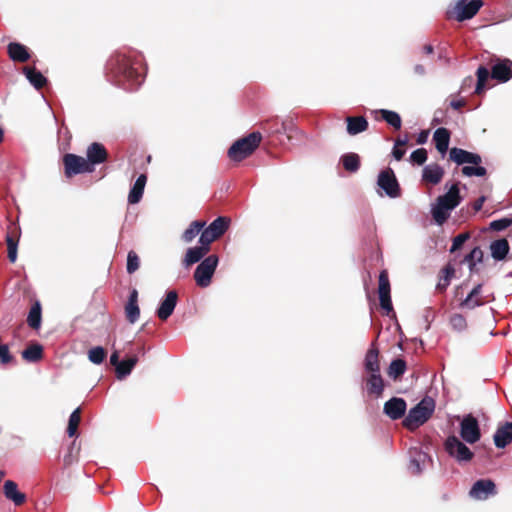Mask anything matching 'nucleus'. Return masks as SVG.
I'll use <instances>...</instances> for the list:
<instances>
[{
    "label": "nucleus",
    "instance_id": "f257e3e1",
    "mask_svg": "<svg viewBox=\"0 0 512 512\" xmlns=\"http://www.w3.org/2000/svg\"><path fill=\"white\" fill-rule=\"evenodd\" d=\"M140 61L133 60L125 54L115 53L107 61L106 74L115 82H128L130 85L141 83Z\"/></svg>",
    "mask_w": 512,
    "mask_h": 512
},
{
    "label": "nucleus",
    "instance_id": "f03ea898",
    "mask_svg": "<svg viewBox=\"0 0 512 512\" xmlns=\"http://www.w3.org/2000/svg\"><path fill=\"white\" fill-rule=\"evenodd\" d=\"M491 72L485 66H479L476 71L477 83L475 87V94L480 95L483 93L486 82L489 77L497 80L500 83H505L512 78V61L508 58H492L490 60Z\"/></svg>",
    "mask_w": 512,
    "mask_h": 512
},
{
    "label": "nucleus",
    "instance_id": "7ed1b4c3",
    "mask_svg": "<svg viewBox=\"0 0 512 512\" xmlns=\"http://www.w3.org/2000/svg\"><path fill=\"white\" fill-rule=\"evenodd\" d=\"M459 184V182L453 183L445 194L437 197L436 203L431 209L432 217L437 224L445 223L450 216V212L461 203L462 196L460 195Z\"/></svg>",
    "mask_w": 512,
    "mask_h": 512
},
{
    "label": "nucleus",
    "instance_id": "20e7f679",
    "mask_svg": "<svg viewBox=\"0 0 512 512\" xmlns=\"http://www.w3.org/2000/svg\"><path fill=\"white\" fill-rule=\"evenodd\" d=\"M449 160L455 162L457 165L473 164L475 166H463L461 173L464 176L483 177L487 174L485 167L480 166L482 158L479 154L469 152L462 148L453 147L449 150Z\"/></svg>",
    "mask_w": 512,
    "mask_h": 512
},
{
    "label": "nucleus",
    "instance_id": "39448f33",
    "mask_svg": "<svg viewBox=\"0 0 512 512\" xmlns=\"http://www.w3.org/2000/svg\"><path fill=\"white\" fill-rule=\"evenodd\" d=\"M262 141L260 132L255 131L247 136L235 141L228 149V157L234 162H241L242 160L251 156L254 151L259 147Z\"/></svg>",
    "mask_w": 512,
    "mask_h": 512
},
{
    "label": "nucleus",
    "instance_id": "423d86ee",
    "mask_svg": "<svg viewBox=\"0 0 512 512\" xmlns=\"http://www.w3.org/2000/svg\"><path fill=\"white\" fill-rule=\"evenodd\" d=\"M435 409L434 400L431 398L422 399L413 407L403 421V425L409 430H415L423 425L433 414Z\"/></svg>",
    "mask_w": 512,
    "mask_h": 512
},
{
    "label": "nucleus",
    "instance_id": "0eeeda50",
    "mask_svg": "<svg viewBox=\"0 0 512 512\" xmlns=\"http://www.w3.org/2000/svg\"><path fill=\"white\" fill-rule=\"evenodd\" d=\"M217 265L218 257L216 255H210L196 267L194 280L199 287L206 288L211 284Z\"/></svg>",
    "mask_w": 512,
    "mask_h": 512
},
{
    "label": "nucleus",
    "instance_id": "6e6552de",
    "mask_svg": "<svg viewBox=\"0 0 512 512\" xmlns=\"http://www.w3.org/2000/svg\"><path fill=\"white\" fill-rule=\"evenodd\" d=\"M230 220L227 217L216 218L200 235V244L206 245L210 248L213 241L220 238L228 229Z\"/></svg>",
    "mask_w": 512,
    "mask_h": 512
},
{
    "label": "nucleus",
    "instance_id": "1a4fd4ad",
    "mask_svg": "<svg viewBox=\"0 0 512 512\" xmlns=\"http://www.w3.org/2000/svg\"><path fill=\"white\" fill-rule=\"evenodd\" d=\"M64 173L65 176L70 178L77 174L91 173L94 171V167L81 156L76 154L67 153L63 157Z\"/></svg>",
    "mask_w": 512,
    "mask_h": 512
},
{
    "label": "nucleus",
    "instance_id": "9d476101",
    "mask_svg": "<svg viewBox=\"0 0 512 512\" xmlns=\"http://www.w3.org/2000/svg\"><path fill=\"white\" fill-rule=\"evenodd\" d=\"M445 450L460 463L469 462L474 456V453L454 435L446 439Z\"/></svg>",
    "mask_w": 512,
    "mask_h": 512
},
{
    "label": "nucleus",
    "instance_id": "9b49d317",
    "mask_svg": "<svg viewBox=\"0 0 512 512\" xmlns=\"http://www.w3.org/2000/svg\"><path fill=\"white\" fill-rule=\"evenodd\" d=\"M460 435L462 439L470 444L476 443L481 437L478 420L471 414L466 415L460 424Z\"/></svg>",
    "mask_w": 512,
    "mask_h": 512
},
{
    "label": "nucleus",
    "instance_id": "f8f14e48",
    "mask_svg": "<svg viewBox=\"0 0 512 512\" xmlns=\"http://www.w3.org/2000/svg\"><path fill=\"white\" fill-rule=\"evenodd\" d=\"M377 183L389 197L396 198L400 196V186L391 168H386L380 172Z\"/></svg>",
    "mask_w": 512,
    "mask_h": 512
},
{
    "label": "nucleus",
    "instance_id": "ddd939ff",
    "mask_svg": "<svg viewBox=\"0 0 512 512\" xmlns=\"http://www.w3.org/2000/svg\"><path fill=\"white\" fill-rule=\"evenodd\" d=\"M497 494L496 484L491 479H479L471 487L469 496L475 500H486Z\"/></svg>",
    "mask_w": 512,
    "mask_h": 512
},
{
    "label": "nucleus",
    "instance_id": "4468645a",
    "mask_svg": "<svg viewBox=\"0 0 512 512\" xmlns=\"http://www.w3.org/2000/svg\"><path fill=\"white\" fill-rule=\"evenodd\" d=\"M466 1L459 0L455 7L457 10L456 19L460 22L473 18L484 4L482 0H471L468 3Z\"/></svg>",
    "mask_w": 512,
    "mask_h": 512
},
{
    "label": "nucleus",
    "instance_id": "2eb2a0df",
    "mask_svg": "<svg viewBox=\"0 0 512 512\" xmlns=\"http://www.w3.org/2000/svg\"><path fill=\"white\" fill-rule=\"evenodd\" d=\"M178 301V294L176 290H170L166 293L165 298L160 303L159 308L156 311L157 317L165 321L167 320L172 314L176 307Z\"/></svg>",
    "mask_w": 512,
    "mask_h": 512
},
{
    "label": "nucleus",
    "instance_id": "dca6fc26",
    "mask_svg": "<svg viewBox=\"0 0 512 512\" xmlns=\"http://www.w3.org/2000/svg\"><path fill=\"white\" fill-rule=\"evenodd\" d=\"M407 408L406 401L403 398L393 397L386 401L383 412L392 420H398L405 415Z\"/></svg>",
    "mask_w": 512,
    "mask_h": 512
},
{
    "label": "nucleus",
    "instance_id": "f3484780",
    "mask_svg": "<svg viewBox=\"0 0 512 512\" xmlns=\"http://www.w3.org/2000/svg\"><path fill=\"white\" fill-rule=\"evenodd\" d=\"M87 162L91 167L104 163L108 159V152L105 146L98 142L91 143L86 151Z\"/></svg>",
    "mask_w": 512,
    "mask_h": 512
},
{
    "label": "nucleus",
    "instance_id": "a211bd4d",
    "mask_svg": "<svg viewBox=\"0 0 512 512\" xmlns=\"http://www.w3.org/2000/svg\"><path fill=\"white\" fill-rule=\"evenodd\" d=\"M125 318L130 324H134L140 317V308L138 305V291L133 289L124 306Z\"/></svg>",
    "mask_w": 512,
    "mask_h": 512
},
{
    "label": "nucleus",
    "instance_id": "6ab92c4d",
    "mask_svg": "<svg viewBox=\"0 0 512 512\" xmlns=\"http://www.w3.org/2000/svg\"><path fill=\"white\" fill-rule=\"evenodd\" d=\"M444 174L443 167L438 163H431L423 168L422 180L427 184L437 185L441 182Z\"/></svg>",
    "mask_w": 512,
    "mask_h": 512
},
{
    "label": "nucleus",
    "instance_id": "aec40b11",
    "mask_svg": "<svg viewBox=\"0 0 512 512\" xmlns=\"http://www.w3.org/2000/svg\"><path fill=\"white\" fill-rule=\"evenodd\" d=\"M482 284L476 285L467 297L461 301L459 307L461 309L473 310L476 307L482 306L486 303L485 299L481 296Z\"/></svg>",
    "mask_w": 512,
    "mask_h": 512
},
{
    "label": "nucleus",
    "instance_id": "412c9836",
    "mask_svg": "<svg viewBox=\"0 0 512 512\" xmlns=\"http://www.w3.org/2000/svg\"><path fill=\"white\" fill-rule=\"evenodd\" d=\"M493 440L497 448H505L512 443V422H505L500 425L493 436Z\"/></svg>",
    "mask_w": 512,
    "mask_h": 512
},
{
    "label": "nucleus",
    "instance_id": "4be33fe9",
    "mask_svg": "<svg viewBox=\"0 0 512 512\" xmlns=\"http://www.w3.org/2000/svg\"><path fill=\"white\" fill-rule=\"evenodd\" d=\"M347 124V133L351 136L366 131L369 123L364 116H348L345 119Z\"/></svg>",
    "mask_w": 512,
    "mask_h": 512
},
{
    "label": "nucleus",
    "instance_id": "5701e85b",
    "mask_svg": "<svg viewBox=\"0 0 512 512\" xmlns=\"http://www.w3.org/2000/svg\"><path fill=\"white\" fill-rule=\"evenodd\" d=\"M366 389L369 395H373L375 397H380L384 391V381L379 373H370V375L365 379Z\"/></svg>",
    "mask_w": 512,
    "mask_h": 512
},
{
    "label": "nucleus",
    "instance_id": "b1692460",
    "mask_svg": "<svg viewBox=\"0 0 512 512\" xmlns=\"http://www.w3.org/2000/svg\"><path fill=\"white\" fill-rule=\"evenodd\" d=\"M3 489L5 497L13 501L15 505L20 506L26 501V495L18 491L16 482L12 480L5 481Z\"/></svg>",
    "mask_w": 512,
    "mask_h": 512
},
{
    "label": "nucleus",
    "instance_id": "393cba45",
    "mask_svg": "<svg viewBox=\"0 0 512 512\" xmlns=\"http://www.w3.org/2000/svg\"><path fill=\"white\" fill-rule=\"evenodd\" d=\"M451 133L447 128L441 127L436 129L433 135L435 147L439 153L445 155L449 148Z\"/></svg>",
    "mask_w": 512,
    "mask_h": 512
},
{
    "label": "nucleus",
    "instance_id": "a878e982",
    "mask_svg": "<svg viewBox=\"0 0 512 512\" xmlns=\"http://www.w3.org/2000/svg\"><path fill=\"white\" fill-rule=\"evenodd\" d=\"M364 366L365 370L369 373L380 372L379 350L374 343L371 344V347L368 349L366 353Z\"/></svg>",
    "mask_w": 512,
    "mask_h": 512
},
{
    "label": "nucleus",
    "instance_id": "bb28decb",
    "mask_svg": "<svg viewBox=\"0 0 512 512\" xmlns=\"http://www.w3.org/2000/svg\"><path fill=\"white\" fill-rule=\"evenodd\" d=\"M209 251L210 248L203 244H201L200 246L189 248L183 260L184 265L186 267H189L199 262Z\"/></svg>",
    "mask_w": 512,
    "mask_h": 512
},
{
    "label": "nucleus",
    "instance_id": "cd10ccee",
    "mask_svg": "<svg viewBox=\"0 0 512 512\" xmlns=\"http://www.w3.org/2000/svg\"><path fill=\"white\" fill-rule=\"evenodd\" d=\"M7 50H8L9 57L13 61L24 63L30 59V54H29L27 47L20 43H16V42L10 43L7 47Z\"/></svg>",
    "mask_w": 512,
    "mask_h": 512
},
{
    "label": "nucleus",
    "instance_id": "c85d7f7f",
    "mask_svg": "<svg viewBox=\"0 0 512 512\" xmlns=\"http://www.w3.org/2000/svg\"><path fill=\"white\" fill-rule=\"evenodd\" d=\"M146 182L147 176L145 174H141L136 179L134 185L132 186L128 194V202L130 204H137L142 199Z\"/></svg>",
    "mask_w": 512,
    "mask_h": 512
},
{
    "label": "nucleus",
    "instance_id": "c756f323",
    "mask_svg": "<svg viewBox=\"0 0 512 512\" xmlns=\"http://www.w3.org/2000/svg\"><path fill=\"white\" fill-rule=\"evenodd\" d=\"M509 243L507 239L501 238L490 244L491 256L497 261L504 260L509 252Z\"/></svg>",
    "mask_w": 512,
    "mask_h": 512
},
{
    "label": "nucleus",
    "instance_id": "7c9ffc66",
    "mask_svg": "<svg viewBox=\"0 0 512 512\" xmlns=\"http://www.w3.org/2000/svg\"><path fill=\"white\" fill-rule=\"evenodd\" d=\"M23 72L36 89H42L46 85L47 79L35 67H24Z\"/></svg>",
    "mask_w": 512,
    "mask_h": 512
},
{
    "label": "nucleus",
    "instance_id": "2f4dec72",
    "mask_svg": "<svg viewBox=\"0 0 512 512\" xmlns=\"http://www.w3.org/2000/svg\"><path fill=\"white\" fill-rule=\"evenodd\" d=\"M455 274V269L451 264L446 265L444 268L440 270L439 280L436 285V289L439 292L446 291L447 287L450 285L451 279Z\"/></svg>",
    "mask_w": 512,
    "mask_h": 512
},
{
    "label": "nucleus",
    "instance_id": "473e14b6",
    "mask_svg": "<svg viewBox=\"0 0 512 512\" xmlns=\"http://www.w3.org/2000/svg\"><path fill=\"white\" fill-rule=\"evenodd\" d=\"M22 358L31 363L40 361L43 358V347L38 343L29 345L22 351Z\"/></svg>",
    "mask_w": 512,
    "mask_h": 512
},
{
    "label": "nucleus",
    "instance_id": "72a5a7b5",
    "mask_svg": "<svg viewBox=\"0 0 512 512\" xmlns=\"http://www.w3.org/2000/svg\"><path fill=\"white\" fill-rule=\"evenodd\" d=\"M341 162L347 172L355 173L360 168V156L356 153H346L341 157Z\"/></svg>",
    "mask_w": 512,
    "mask_h": 512
},
{
    "label": "nucleus",
    "instance_id": "f704fd0d",
    "mask_svg": "<svg viewBox=\"0 0 512 512\" xmlns=\"http://www.w3.org/2000/svg\"><path fill=\"white\" fill-rule=\"evenodd\" d=\"M41 319H42L41 305L38 301H36L30 308V311H29V314L27 317V323H28L29 327H31L34 330H37L40 328Z\"/></svg>",
    "mask_w": 512,
    "mask_h": 512
},
{
    "label": "nucleus",
    "instance_id": "c9c22d12",
    "mask_svg": "<svg viewBox=\"0 0 512 512\" xmlns=\"http://www.w3.org/2000/svg\"><path fill=\"white\" fill-rule=\"evenodd\" d=\"M138 362L137 356H132L128 359L122 360L119 365H117L116 368V375L118 379H123L126 376H128L132 369L135 367V365Z\"/></svg>",
    "mask_w": 512,
    "mask_h": 512
},
{
    "label": "nucleus",
    "instance_id": "e433bc0d",
    "mask_svg": "<svg viewBox=\"0 0 512 512\" xmlns=\"http://www.w3.org/2000/svg\"><path fill=\"white\" fill-rule=\"evenodd\" d=\"M406 371V362L403 359H395L390 363L388 368V375L390 378L397 380Z\"/></svg>",
    "mask_w": 512,
    "mask_h": 512
},
{
    "label": "nucleus",
    "instance_id": "4c0bfd02",
    "mask_svg": "<svg viewBox=\"0 0 512 512\" xmlns=\"http://www.w3.org/2000/svg\"><path fill=\"white\" fill-rule=\"evenodd\" d=\"M81 421V408H76L70 415L68 426H67V434L69 437H74L77 435L78 427Z\"/></svg>",
    "mask_w": 512,
    "mask_h": 512
},
{
    "label": "nucleus",
    "instance_id": "58836bf2",
    "mask_svg": "<svg viewBox=\"0 0 512 512\" xmlns=\"http://www.w3.org/2000/svg\"><path fill=\"white\" fill-rule=\"evenodd\" d=\"M80 447H76L74 440L68 447L67 453L63 457V467L68 468L78 461Z\"/></svg>",
    "mask_w": 512,
    "mask_h": 512
},
{
    "label": "nucleus",
    "instance_id": "ea45409f",
    "mask_svg": "<svg viewBox=\"0 0 512 512\" xmlns=\"http://www.w3.org/2000/svg\"><path fill=\"white\" fill-rule=\"evenodd\" d=\"M379 113L381 114L382 119L394 129L399 130L401 128L402 120L398 113L386 109H381Z\"/></svg>",
    "mask_w": 512,
    "mask_h": 512
},
{
    "label": "nucleus",
    "instance_id": "a19ab883",
    "mask_svg": "<svg viewBox=\"0 0 512 512\" xmlns=\"http://www.w3.org/2000/svg\"><path fill=\"white\" fill-rule=\"evenodd\" d=\"M205 226L204 221H193L183 233V240L187 243L191 242Z\"/></svg>",
    "mask_w": 512,
    "mask_h": 512
},
{
    "label": "nucleus",
    "instance_id": "79ce46f5",
    "mask_svg": "<svg viewBox=\"0 0 512 512\" xmlns=\"http://www.w3.org/2000/svg\"><path fill=\"white\" fill-rule=\"evenodd\" d=\"M6 244L8 259L11 263H14L17 260L18 238L14 235L8 234L6 236Z\"/></svg>",
    "mask_w": 512,
    "mask_h": 512
},
{
    "label": "nucleus",
    "instance_id": "37998d69",
    "mask_svg": "<svg viewBox=\"0 0 512 512\" xmlns=\"http://www.w3.org/2000/svg\"><path fill=\"white\" fill-rule=\"evenodd\" d=\"M107 356L106 350L101 347H93L88 351V359L94 364H101Z\"/></svg>",
    "mask_w": 512,
    "mask_h": 512
},
{
    "label": "nucleus",
    "instance_id": "c03bdc74",
    "mask_svg": "<svg viewBox=\"0 0 512 512\" xmlns=\"http://www.w3.org/2000/svg\"><path fill=\"white\" fill-rule=\"evenodd\" d=\"M482 259L483 251L480 249V247H475L469 254L465 256L464 261L469 264L470 270H473L476 263L482 262Z\"/></svg>",
    "mask_w": 512,
    "mask_h": 512
},
{
    "label": "nucleus",
    "instance_id": "a18cd8bd",
    "mask_svg": "<svg viewBox=\"0 0 512 512\" xmlns=\"http://www.w3.org/2000/svg\"><path fill=\"white\" fill-rule=\"evenodd\" d=\"M391 287L387 270H382L378 279V294H390Z\"/></svg>",
    "mask_w": 512,
    "mask_h": 512
},
{
    "label": "nucleus",
    "instance_id": "49530a36",
    "mask_svg": "<svg viewBox=\"0 0 512 512\" xmlns=\"http://www.w3.org/2000/svg\"><path fill=\"white\" fill-rule=\"evenodd\" d=\"M139 266H140V258L138 256V254L133 250L129 251L128 255H127V265H126L127 273L133 274L134 272H136L139 269Z\"/></svg>",
    "mask_w": 512,
    "mask_h": 512
},
{
    "label": "nucleus",
    "instance_id": "de8ad7c7",
    "mask_svg": "<svg viewBox=\"0 0 512 512\" xmlns=\"http://www.w3.org/2000/svg\"><path fill=\"white\" fill-rule=\"evenodd\" d=\"M427 455L425 453H417L416 457L411 458L409 463V470L412 474H419L422 471L421 462L426 459Z\"/></svg>",
    "mask_w": 512,
    "mask_h": 512
},
{
    "label": "nucleus",
    "instance_id": "09e8293b",
    "mask_svg": "<svg viewBox=\"0 0 512 512\" xmlns=\"http://www.w3.org/2000/svg\"><path fill=\"white\" fill-rule=\"evenodd\" d=\"M512 225V217L511 218H501L498 220H494L489 224V228L493 231H502Z\"/></svg>",
    "mask_w": 512,
    "mask_h": 512
},
{
    "label": "nucleus",
    "instance_id": "8fccbe9b",
    "mask_svg": "<svg viewBox=\"0 0 512 512\" xmlns=\"http://www.w3.org/2000/svg\"><path fill=\"white\" fill-rule=\"evenodd\" d=\"M410 160L417 165L424 164L427 160L426 149L419 148V149H416L415 151H413L410 155Z\"/></svg>",
    "mask_w": 512,
    "mask_h": 512
},
{
    "label": "nucleus",
    "instance_id": "3c124183",
    "mask_svg": "<svg viewBox=\"0 0 512 512\" xmlns=\"http://www.w3.org/2000/svg\"><path fill=\"white\" fill-rule=\"evenodd\" d=\"M380 306L388 316L393 311V305L390 294H379Z\"/></svg>",
    "mask_w": 512,
    "mask_h": 512
},
{
    "label": "nucleus",
    "instance_id": "603ef678",
    "mask_svg": "<svg viewBox=\"0 0 512 512\" xmlns=\"http://www.w3.org/2000/svg\"><path fill=\"white\" fill-rule=\"evenodd\" d=\"M450 323L452 327L458 331L465 329L467 326L466 319L461 314L452 315L450 318Z\"/></svg>",
    "mask_w": 512,
    "mask_h": 512
},
{
    "label": "nucleus",
    "instance_id": "864d4df0",
    "mask_svg": "<svg viewBox=\"0 0 512 512\" xmlns=\"http://www.w3.org/2000/svg\"><path fill=\"white\" fill-rule=\"evenodd\" d=\"M12 362H14V357L10 354L8 345H0V363L2 365H7Z\"/></svg>",
    "mask_w": 512,
    "mask_h": 512
},
{
    "label": "nucleus",
    "instance_id": "5fc2aeb1",
    "mask_svg": "<svg viewBox=\"0 0 512 512\" xmlns=\"http://www.w3.org/2000/svg\"><path fill=\"white\" fill-rule=\"evenodd\" d=\"M470 235L468 233L458 234L454 239L450 249V252L453 253L459 250L462 245L469 239Z\"/></svg>",
    "mask_w": 512,
    "mask_h": 512
},
{
    "label": "nucleus",
    "instance_id": "6e6d98bb",
    "mask_svg": "<svg viewBox=\"0 0 512 512\" xmlns=\"http://www.w3.org/2000/svg\"><path fill=\"white\" fill-rule=\"evenodd\" d=\"M405 149H403L402 147H398L396 145H394V148H393V156L396 160L400 161L404 155H405Z\"/></svg>",
    "mask_w": 512,
    "mask_h": 512
},
{
    "label": "nucleus",
    "instance_id": "4d7b16f0",
    "mask_svg": "<svg viewBox=\"0 0 512 512\" xmlns=\"http://www.w3.org/2000/svg\"><path fill=\"white\" fill-rule=\"evenodd\" d=\"M466 105V100L465 99H458V100H452L450 102V106L451 108H453L454 110H460L461 108L465 107Z\"/></svg>",
    "mask_w": 512,
    "mask_h": 512
},
{
    "label": "nucleus",
    "instance_id": "13d9d810",
    "mask_svg": "<svg viewBox=\"0 0 512 512\" xmlns=\"http://www.w3.org/2000/svg\"><path fill=\"white\" fill-rule=\"evenodd\" d=\"M485 201H486L485 196H481L476 201H474V203L472 205L474 212L480 211L482 209Z\"/></svg>",
    "mask_w": 512,
    "mask_h": 512
},
{
    "label": "nucleus",
    "instance_id": "bf43d9fd",
    "mask_svg": "<svg viewBox=\"0 0 512 512\" xmlns=\"http://www.w3.org/2000/svg\"><path fill=\"white\" fill-rule=\"evenodd\" d=\"M474 84V79L472 76H468L466 77L463 82H462V85H461V91H465L467 88H471L472 85Z\"/></svg>",
    "mask_w": 512,
    "mask_h": 512
},
{
    "label": "nucleus",
    "instance_id": "052dcab7",
    "mask_svg": "<svg viewBox=\"0 0 512 512\" xmlns=\"http://www.w3.org/2000/svg\"><path fill=\"white\" fill-rule=\"evenodd\" d=\"M119 357H120V355H119V352H118L117 350H115V351L111 354V356H110V363H111V365H112V366H114V367H115V369L117 368V365H119V364H120V362H121V361L119 360Z\"/></svg>",
    "mask_w": 512,
    "mask_h": 512
},
{
    "label": "nucleus",
    "instance_id": "680f3d73",
    "mask_svg": "<svg viewBox=\"0 0 512 512\" xmlns=\"http://www.w3.org/2000/svg\"><path fill=\"white\" fill-rule=\"evenodd\" d=\"M429 132L426 130H423L419 133L417 137V143L418 144H424L428 139Z\"/></svg>",
    "mask_w": 512,
    "mask_h": 512
},
{
    "label": "nucleus",
    "instance_id": "e2e57ef3",
    "mask_svg": "<svg viewBox=\"0 0 512 512\" xmlns=\"http://www.w3.org/2000/svg\"><path fill=\"white\" fill-rule=\"evenodd\" d=\"M413 70L418 76H424L426 74V69L422 64H416Z\"/></svg>",
    "mask_w": 512,
    "mask_h": 512
},
{
    "label": "nucleus",
    "instance_id": "0e129e2a",
    "mask_svg": "<svg viewBox=\"0 0 512 512\" xmlns=\"http://www.w3.org/2000/svg\"><path fill=\"white\" fill-rule=\"evenodd\" d=\"M408 142H409L408 135H405L404 138L396 139L395 145L403 148L404 146H406L408 144Z\"/></svg>",
    "mask_w": 512,
    "mask_h": 512
},
{
    "label": "nucleus",
    "instance_id": "69168bd1",
    "mask_svg": "<svg viewBox=\"0 0 512 512\" xmlns=\"http://www.w3.org/2000/svg\"><path fill=\"white\" fill-rule=\"evenodd\" d=\"M423 52H424L425 54H428V55H429V54H432V53L434 52V48H433V46H432V45H430V44H426V45H424V47H423Z\"/></svg>",
    "mask_w": 512,
    "mask_h": 512
},
{
    "label": "nucleus",
    "instance_id": "338daca9",
    "mask_svg": "<svg viewBox=\"0 0 512 512\" xmlns=\"http://www.w3.org/2000/svg\"><path fill=\"white\" fill-rule=\"evenodd\" d=\"M4 140V132L2 128L0 127V143Z\"/></svg>",
    "mask_w": 512,
    "mask_h": 512
}]
</instances>
